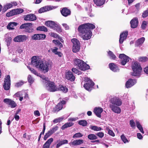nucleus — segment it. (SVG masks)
Returning <instances> with one entry per match:
<instances>
[{
  "label": "nucleus",
  "instance_id": "774afa93",
  "mask_svg": "<svg viewBox=\"0 0 148 148\" xmlns=\"http://www.w3.org/2000/svg\"><path fill=\"white\" fill-rule=\"evenodd\" d=\"M34 115L37 116H39L40 115V113L38 110L35 111L34 112Z\"/></svg>",
  "mask_w": 148,
  "mask_h": 148
},
{
  "label": "nucleus",
  "instance_id": "6e6552de",
  "mask_svg": "<svg viewBox=\"0 0 148 148\" xmlns=\"http://www.w3.org/2000/svg\"><path fill=\"white\" fill-rule=\"evenodd\" d=\"M73 43V51L76 53L79 51L80 48V44L79 42L76 38H73L71 40Z\"/></svg>",
  "mask_w": 148,
  "mask_h": 148
},
{
  "label": "nucleus",
  "instance_id": "20e7f679",
  "mask_svg": "<svg viewBox=\"0 0 148 148\" xmlns=\"http://www.w3.org/2000/svg\"><path fill=\"white\" fill-rule=\"evenodd\" d=\"M132 69L133 72L131 75L135 76H139L140 75V73L142 71V69L138 63L135 62L133 64Z\"/></svg>",
  "mask_w": 148,
  "mask_h": 148
},
{
  "label": "nucleus",
  "instance_id": "5701e85b",
  "mask_svg": "<svg viewBox=\"0 0 148 148\" xmlns=\"http://www.w3.org/2000/svg\"><path fill=\"white\" fill-rule=\"evenodd\" d=\"M103 111V109L99 107H96L94 110V112L95 114L99 118L101 117V113Z\"/></svg>",
  "mask_w": 148,
  "mask_h": 148
},
{
  "label": "nucleus",
  "instance_id": "412c9836",
  "mask_svg": "<svg viewBox=\"0 0 148 148\" xmlns=\"http://www.w3.org/2000/svg\"><path fill=\"white\" fill-rule=\"evenodd\" d=\"M110 107L112 110L114 112L117 114L121 113V109L117 106H116L113 104H110Z\"/></svg>",
  "mask_w": 148,
  "mask_h": 148
},
{
  "label": "nucleus",
  "instance_id": "72a5a7b5",
  "mask_svg": "<svg viewBox=\"0 0 148 148\" xmlns=\"http://www.w3.org/2000/svg\"><path fill=\"white\" fill-rule=\"evenodd\" d=\"M108 56L109 58L115 60L116 58V57L113 53L110 51H107Z\"/></svg>",
  "mask_w": 148,
  "mask_h": 148
},
{
  "label": "nucleus",
  "instance_id": "4c0bfd02",
  "mask_svg": "<svg viewBox=\"0 0 148 148\" xmlns=\"http://www.w3.org/2000/svg\"><path fill=\"white\" fill-rule=\"evenodd\" d=\"M73 124V123L71 122L67 123L65 124L62 127V129L64 130L65 128L70 127L72 126Z\"/></svg>",
  "mask_w": 148,
  "mask_h": 148
},
{
  "label": "nucleus",
  "instance_id": "393cba45",
  "mask_svg": "<svg viewBox=\"0 0 148 148\" xmlns=\"http://www.w3.org/2000/svg\"><path fill=\"white\" fill-rule=\"evenodd\" d=\"M83 142L84 141L82 140H76L71 142L69 144L70 145H72L73 146H77L82 144Z\"/></svg>",
  "mask_w": 148,
  "mask_h": 148
},
{
  "label": "nucleus",
  "instance_id": "4d7b16f0",
  "mask_svg": "<svg viewBox=\"0 0 148 148\" xmlns=\"http://www.w3.org/2000/svg\"><path fill=\"white\" fill-rule=\"evenodd\" d=\"M83 135L80 133H77L75 134L73 136V138H80L82 137Z\"/></svg>",
  "mask_w": 148,
  "mask_h": 148
},
{
  "label": "nucleus",
  "instance_id": "cd10ccee",
  "mask_svg": "<svg viewBox=\"0 0 148 148\" xmlns=\"http://www.w3.org/2000/svg\"><path fill=\"white\" fill-rule=\"evenodd\" d=\"M53 140V139L52 138L49 139L43 145V148H49L50 144Z\"/></svg>",
  "mask_w": 148,
  "mask_h": 148
},
{
  "label": "nucleus",
  "instance_id": "09e8293b",
  "mask_svg": "<svg viewBox=\"0 0 148 148\" xmlns=\"http://www.w3.org/2000/svg\"><path fill=\"white\" fill-rule=\"evenodd\" d=\"M139 60L140 61L145 62L148 60V58L145 56L140 57L139 58Z\"/></svg>",
  "mask_w": 148,
  "mask_h": 148
},
{
  "label": "nucleus",
  "instance_id": "f8f14e48",
  "mask_svg": "<svg viewBox=\"0 0 148 148\" xmlns=\"http://www.w3.org/2000/svg\"><path fill=\"white\" fill-rule=\"evenodd\" d=\"M25 95L24 98H26L28 97V95L24 91H19L16 93L14 95L15 97H17L19 98V100L20 101H22L23 99V96Z\"/></svg>",
  "mask_w": 148,
  "mask_h": 148
},
{
  "label": "nucleus",
  "instance_id": "6ab92c4d",
  "mask_svg": "<svg viewBox=\"0 0 148 148\" xmlns=\"http://www.w3.org/2000/svg\"><path fill=\"white\" fill-rule=\"evenodd\" d=\"M136 82V79H130L126 82L125 86L127 88H130L135 84Z\"/></svg>",
  "mask_w": 148,
  "mask_h": 148
},
{
  "label": "nucleus",
  "instance_id": "bb28decb",
  "mask_svg": "<svg viewBox=\"0 0 148 148\" xmlns=\"http://www.w3.org/2000/svg\"><path fill=\"white\" fill-rule=\"evenodd\" d=\"M57 144L56 145V148H58L63 145L67 144L68 141L66 140L59 139L57 141Z\"/></svg>",
  "mask_w": 148,
  "mask_h": 148
},
{
  "label": "nucleus",
  "instance_id": "1a4fd4ad",
  "mask_svg": "<svg viewBox=\"0 0 148 148\" xmlns=\"http://www.w3.org/2000/svg\"><path fill=\"white\" fill-rule=\"evenodd\" d=\"M10 86V77L9 75H7L5 78L4 80V83L3 87L4 89L6 90H8Z\"/></svg>",
  "mask_w": 148,
  "mask_h": 148
},
{
  "label": "nucleus",
  "instance_id": "c85d7f7f",
  "mask_svg": "<svg viewBox=\"0 0 148 148\" xmlns=\"http://www.w3.org/2000/svg\"><path fill=\"white\" fill-rule=\"evenodd\" d=\"M93 1L96 5L99 6L105 3L106 0H93Z\"/></svg>",
  "mask_w": 148,
  "mask_h": 148
},
{
  "label": "nucleus",
  "instance_id": "0eeeda50",
  "mask_svg": "<svg viewBox=\"0 0 148 148\" xmlns=\"http://www.w3.org/2000/svg\"><path fill=\"white\" fill-rule=\"evenodd\" d=\"M84 81L85 83L84 85V87L88 91H90L94 85V83L88 77L85 78Z\"/></svg>",
  "mask_w": 148,
  "mask_h": 148
},
{
  "label": "nucleus",
  "instance_id": "ea45409f",
  "mask_svg": "<svg viewBox=\"0 0 148 148\" xmlns=\"http://www.w3.org/2000/svg\"><path fill=\"white\" fill-rule=\"evenodd\" d=\"M32 24L31 23V25H29V26L27 27L25 31L26 32L30 33L32 32L33 31L34 29L32 27Z\"/></svg>",
  "mask_w": 148,
  "mask_h": 148
},
{
  "label": "nucleus",
  "instance_id": "f704fd0d",
  "mask_svg": "<svg viewBox=\"0 0 148 148\" xmlns=\"http://www.w3.org/2000/svg\"><path fill=\"white\" fill-rule=\"evenodd\" d=\"M58 49L57 47H55L53 49H51V51L55 54L58 55L59 57H61L62 54L60 52L57 51Z\"/></svg>",
  "mask_w": 148,
  "mask_h": 148
},
{
  "label": "nucleus",
  "instance_id": "338daca9",
  "mask_svg": "<svg viewBox=\"0 0 148 148\" xmlns=\"http://www.w3.org/2000/svg\"><path fill=\"white\" fill-rule=\"evenodd\" d=\"M24 83L22 81H20L16 83L15 84V86L16 87H19L23 85V84Z\"/></svg>",
  "mask_w": 148,
  "mask_h": 148
},
{
  "label": "nucleus",
  "instance_id": "79ce46f5",
  "mask_svg": "<svg viewBox=\"0 0 148 148\" xmlns=\"http://www.w3.org/2000/svg\"><path fill=\"white\" fill-rule=\"evenodd\" d=\"M37 30H38L44 31L46 32L47 31V28L43 26H40L37 27Z\"/></svg>",
  "mask_w": 148,
  "mask_h": 148
},
{
  "label": "nucleus",
  "instance_id": "7c9ffc66",
  "mask_svg": "<svg viewBox=\"0 0 148 148\" xmlns=\"http://www.w3.org/2000/svg\"><path fill=\"white\" fill-rule=\"evenodd\" d=\"M145 40L144 37H142L138 39L136 42L135 45L137 46H141L144 42Z\"/></svg>",
  "mask_w": 148,
  "mask_h": 148
},
{
  "label": "nucleus",
  "instance_id": "7ed1b4c3",
  "mask_svg": "<svg viewBox=\"0 0 148 148\" xmlns=\"http://www.w3.org/2000/svg\"><path fill=\"white\" fill-rule=\"evenodd\" d=\"M73 64L82 71H85L89 68V66L82 60L79 59H75L73 61Z\"/></svg>",
  "mask_w": 148,
  "mask_h": 148
},
{
  "label": "nucleus",
  "instance_id": "4be33fe9",
  "mask_svg": "<svg viewBox=\"0 0 148 148\" xmlns=\"http://www.w3.org/2000/svg\"><path fill=\"white\" fill-rule=\"evenodd\" d=\"M61 12L63 16L66 17L71 14V12L67 8H64L61 10Z\"/></svg>",
  "mask_w": 148,
  "mask_h": 148
},
{
  "label": "nucleus",
  "instance_id": "dca6fc26",
  "mask_svg": "<svg viewBox=\"0 0 148 148\" xmlns=\"http://www.w3.org/2000/svg\"><path fill=\"white\" fill-rule=\"evenodd\" d=\"M3 102L8 104L12 108H15L16 106V103L14 101L9 99H5L3 100Z\"/></svg>",
  "mask_w": 148,
  "mask_h": 148
},
{
  "label": "nucleus",
  "instance_id": "c756f323",
  "mask_svg": "<svg viewBox=\"0 0 148 148\" xmlns=\"http://www.w3.org/2000/svg\"><path fill=\"white\" fill-rule=\"evenodd\" d=\"M17 23L15 22H11L7 26V29H14V27L17 25Z\"/></svg>",
  "mask_w": 148,
  "mask_h": 148
},
{
  "label": "nucleus",
  "instance_id": "bf43d9fd",
  "mask_svg": "<svg viewBox=\"0 0 148 148\" xmlns=\"http://www.w3.org/2000/svg\"><path fill=\"white\" fill-rule=\"evenodd\" d=\"M40 77L44 80L43 82L45 83V84L47 83V81H49V79L46 78L44 75H41Z\"/></svg>",
  "mask_w": 148,
  "mask_h": 148
},
{
  "label": "nucleus",
  "instance_id": "603ef678",
  "mask_svg": "<svg viewBox=\"0 0 148 148\" xmlns=\"http://www.w3.org/2000/svg\"><path fill=\"white\" fill-rule=\"evenodd\" d=\"M27 79L29 83H32L34 81V79L30 75H29L28 76Z\"/></svg>",
  "mask_w": 148,
  "mask_h": 148
},
{
  "label": "nucleus",
  "instance_id": "f257e3e1",
  "mask_svg": "<svg viewBox=\"0 0 148 148\" xmlns=\"http://www.w3.org/2000/svg\"><path fill=\"white\" fill-rule=\"evenodd\" d=\"M95 28V26L92 23H88L81 25L78 28L79 35L84 40H89L92 35L91 30Z\"/></svg>",
  "mask_w": 148,
  "mask_h": 148
},
{
  "label": "nucleus",
  "instance_id": "49530a36",
  "mask_svg": "<svg viewBox=\"0 0 148 148\" xmlns=\"http://www.w3.org/2000/svg\"><path fill=\"white\" fill-rule=\"evenodd\" d=\"M12 7V5L11 3H8L6 4L4 7V10L6 11L8 9Z\"/></svg>",
  "mask_w": 148,
  "mask_h": 148
},
{
  "label": "nucleus",
  "instance_id": "680f3d73",
  "mask_svg": "<svg viewBox=\"0 0 148 148\" xmlns=\"http://www.w3.org/2000/svg\"><path fill=\"white\" fill-rule=\"evenodd\" d=\"M72 71L73 72L78 75H80L81 73L80 71H79L77 69L75 68H73L72 69Z\"/></svg>",
  "mask_w": 148,
  "mask_h": 148
},
{
  "label": "nucleus",
  "instance_id": "9d476101",
  "mask_svg": "<svg viewBox=\"0 0 148 148\" xmlns=\"http://www.w3.org/2000/svg\"><path fill=\"white\" fill-rule=\"evenodd\" d=\"M23 12V10L22 9H17L11 11L10 12L7 13L6 14V16L7 17H10L13 15L21 13Z\"/></svg>",
  "mask_w": 148,
  "mask_h": 148
},
{
  "label": "nucleus",
  "instance_id": "f03ea898",
  "mask_svg": "<svg viewBox=\"0 0 148 148\" xmlns=\"http://www.w3.org/2000/svg\"><path fill=\"white\" fill-rule=\"evenodd\" d=\"M31 63L32 65L39 69L44 73L47 72L49 68L51 66V64L48 62H44L38 57L35 56L32 57Z\"/></svg>",
  "mask_w": 148,
  "mask_h": 148
},
{
  "label": "nucleus",
  "instance_id": "39448f33",
  "mask_svg": "<svg viewBox=\"0 0 148 148\" xmlns=\"http://www.w3.org/2000/svg\"><path fill=\"white\" fill-rule=\"evenodd\" d=\"M45 25L47 27L56 30L57 32H60L61 30L59 24L52 21H48L45 22Z\"/></svg>",
  "mask_w": 148,
  "mask_h": 148
},
{
  "label": "nucleus",
  "instance_id": "e433bc0d",
  "mask_svg": "<svg viewBox=\"0 0 148 148\" xmlns=\"http://www.w3.org/2000/svg\"><path fill=\"white\" fill-rule=\"evenodd\" d=\"M90 128L91 130L95 131H100L102 130L101 127L91 125L90 126Z\"/></svg>",
  "mask_w": 148,
  "mask_h": 148
},
{
  "label": "nucleus",
  "instance_id": "c9c22d12",
  "mask_svg": "<svg viewBox=\"0 0 148 148\" xmlns=\"http://www.w3.org/2000/svg\"><path fill=\"white\" fill-rule=\"evenodd\" d=\"M45 10V11L47 12L49 10H51L53 9H55L57 8V7L53 6H47L43 7Z\"/></svg>",
  "mask_w": 148,
  "mask_h": 148
},
{
  "label": "nucleus",
  "instance_id": "a18cd8bd",
  "mask_svg": "<svg viewBox=\"0 0 148 148\" xmlns=\"http://www.w3.org/2000/svg\"><path fill=\"white\" fill-rule=\"evenodd\" d=\"M121 138L124 143H128L129 142V140L126 138L124 135L123 134L121 136Z\"/></svg>",
  "mask_w": 148,
  "mask_h": 148
},
{
  "label": "nucleus",
  "instance_id": "3c124183",
  "mask_svg": "<svg viewBox=\"0 0 148 148\" xmlns=\"http://www.w3.org/2000/svg\"><path fill=\"white\" fill-rule=\"evenodd\" d=\"M64 117L63 116L60 117L57 119H56L54 120L53 121V122L55 123H57L58 122H60L62 121Z\"/></svg>",
  "mask_w": 148,
  "mask_h": 148
},
{
  "label": "nucleus",
  "instance_id": "b1692460",
  "mask_svg": "<svg viewBox=\"0 0 148 148\" xmlns=\"http://www.w3.org/2000/svg\"><path fill=\"white\" fill-rule=\"evenodd\" d=\"M131 27L134 28L137 27L138 23V20L137 18H134L130 22Z\"/></svg>",
  "mask_w": 148,
  "mask_h": 148
},
{
  "label": "nucleus",
  "instance_id": "423d86ee",
  "mask_svg": "<svg viewBox=\"0 0 148 148\" xmlns=\"http://www.w3.org/2000/svg\"><path fill=\"white\" fill-rule=\"evenodd\" d=\"M47 90L50 92H55L58 90V88L55 84V83L50 81H47L45 84Z\"/></svg>",
  "mask_w": 148,
  "mask_h": 148
},
{
  "label": "nucleus",
  "instance_id": "8fccbe9b",
  "mask_svg": "<svg viewBox=\"0 0 148 148\" xmlns=\"http://www.w3.org/2000/svg\"><path fill=\"white\" fill-rule=\"evenodd\" d=\"M28 68L32 73L37 76H39L38 73L35 69L31 68L29 67H28Z\"/></svg>",
  "mask_w": 148,
  "mask_h": 148
},
{
  "label": "nucleus",
  "instance_id": "864d4df0",
  "mask_svg": "<svg viewBox=\"0 0 148 148\" xmlns=\"http://www.w3.org/2000/svg\"><path fill=\"white\" fill-rule=\"evenodd\" d=\"M52 134L51 133V132H50V131L49 130L45 135L44 137V139L45 140H46L47 138H48Z\"/></svg>",
  "mask_w": 148,
  "mask_h": 148
},
{
  "label": "nucleus",
  "instance_id": "2f4dec72",
  "mask_svg": "<svg viewBox=\"0 0 148 148\" xmlns=\"http://www.w3.org/2000/svg\"><path fill=\"white\" fill-rule=\"evenodd\" d=\"M58 88V90H60L64 93H66L68 91V88L65 86L62 85H59Z\"/></svg>",
  "mask_w": 148,
  "mask_h": 148
},
{
  "label": "nucleus",
  "instance_id": "e2e57ef3",
  "mask_svg": "<svg viewBox=\"0 0 148 148\" xmlns=\"http://www.w3.org/2000/svg\"><path fill=\"white\" fill-rule=\"evenodd\" d=\"M40 40H42L45 39L46 38V35L44 34H39Z\"/></svg>",
  "mask_w": 148,
  "mask_h": 148
},
{
  "label": "nucleus",
  "instance_id": "13d9d810",
  "mask_svg": "<svg viewBox=\"0 0 148 148\" xmlns=\"http://www.w3.org/2000/svg\"><path fill=\"white\" fill-rule=\"evenodd\" d=\"M58 126H55L54 127L52 128L51 129H50L49 131L51 132V133L52 134L56 131L58 129Z\"/></svg>",
  "mask_w": 148,
  "mask_h": 148
},
{
  "label": "nucleus",
  "instance_id": "69168bd1",
  "mask_svg": "<svg viewBox=\"0 0 148 148\" xmlns=\"http://www.w3.org/2000/svg\"><path fill=\"white\" fill-rule=\"evenodd\" d=\"M50 34L51 36L55 38H58L59 37L58 35L53 32L50 33Z\"/></svg>",
  "mask_w": 148,
  "mask_h": 148
},
{
  "label": "nucleus",
  "instance_id": "de8ad7c7",
  "mask_svg": "<svg viewBox=\"0 0 148 148\" xmlns=\"http://www.w3.org/2000/svg\"><path fill=\"white\" fill-rule=\"evenodd\" d=\"M32 39L33 40H40L39 34H35L33 35L31 37Z\"/></svg>",
  "mask_w": 148,
  "mask_h": 148
},
{
  "label": "nucleus",
  "instance_id": "4468645a",
  "mask_svg": "<svg viewBox=\"0 0 148 148\" xmlns=\"http://www.w3.org/2000/svg\"><path fill=\"white\" fill-rule=\"evenodd\" d=\"M112 104L117 106H121L122 103V102L121 100L119 97H114L111 101Z\"/></svg>",
  "mask_w": 148,
  "mask_h": 148
},
{
  "label": "nucleus",
  "instance_id": "052dcab7",
  "mask_svg": "<svg viewBox=\"0 0 148 148\" xmlns=\"http://www.w3.org/2000/svg\"><path fill=\"white\" fill-rule=\"evenodd\" d=\"M148 16V9L144 11L142 14V17L143 18H145Z\"/></svg>",
  "mask_w": 148,
  "mask_h": 148
},
{
  "label": "nucleus",
  "instance_id": "473e14b6",
  "mask_svg": "<svg viewBox=\"0 0 148 148\" xmlns=\"http://www.w3.org/2000/svg\"><path fill=\"white\" fill-rule=\"evenodd\" d=\"M136 126L139 129L140 131L143 134H144V131L143 128L142 126L140 124V123L138 121H136Z\"/></svg>",
  "mask_w": 148,
  "mask_h": 148
},
{
  "label": "nucleus",
  "instance_id": "37998d69",
  "mask_svg": "<svg viewBox=\"0 0 148 148\" xmlns=\"http://www.w3.org/2000/svg\"><path fill=\"white\" fill-rule=\"evenodd\" d=\"M78 124L82 126H86L87 123V122L85 120H81L78 121Z\"/></svg>",
  "mask_w": 148,
  "mask_h": 148
},
{
  "label": "nucleus",
  "instance_id": "2eb2a0df",
  "mask_svg": "<svg viewBox=\"0 0 148 148\" xmlns=\"http://www.w3.org/2000/svg\"><path fill=\"white\" fill-rule=\"evenodd\" d=\"M65 103V101H62L60 102L53 110L54 112H58L61 110L63 107V106Z\"/></svg>",
  "mask_w": 148,
  "mask_h": 148
},
{
  "label": "nucleus",
  "instance_id": "a878e982",
  "mask_svg": "<svg viewBox=\"0 0 148 148\" xmlns=\"http://www.w3.org/2000/svg\"><path fill=\"white\" fill-rule=\"evenodd\" d=\"M109 67L110 69L114 72H118L119 71L118 67L114 63L109 64Z\"/></svg>",
  "mask_w": 148,
  "mask_h": 148
},
{
  "label": "nucleus",
  "instance_id": "0e129e2a",
  "mask_svg": "<svg viewBox=\"0 0 148 148\" xmlns=\"http://www.w3.org/2000/svg\"><path fill=\"white\" fill-rule=\"evenodd\" d=\"M96 134L100 138H103L104 136V133L102 132H98Z\"/></svg>",
  "mask_w": 148,
  "mask_h": 148
},
{
  "label": "nucleus",
  "instance_id": "ddd939ff",
  "mask_svg": "<svg viewBox=\"0 0 148 148\" xmlns=\"http://www.w3.org/2000/svg\"><path fill=\"white\" fill-rule=\"evenodd\" d=\"M27 37L25 35H19L16 36L13 39L14 41L16 42H21L25 41Z\"/></svg>",
  "mask_w": 148,
  "mask_h": 148
},
{
  "label": "nucleus",
  "instance_id": "a211bd4d",
  "mask_svg": "<svg viewBox=\"0 0 148 148\" xmlns=\"http://www.w3.org/2000/svg\"><path fill=\"white\" fill-rule=\"evenodd\" d=\"M65 78L67 80L71 81H74L75 77L72 72L70 71H68L65 73Z\"/></svg>",
  "mask_w": 148,
  "mask_h": 148
},
{
  "label": "nucleus",
  "instance_id": "6e6d98bb",
  "mask_svg": "<svg viewBox=\"0 0 148 148\" xmlns=\"http://www.w3.org/2000/svg\"><path fill=\"white\" fill-rule=\"evenodd\" d=\"M147 24V22L145 21H143L141 25V27L142 29H145L146 27Z\"/></svg>",
  "mask_w": 148,
  "mask_h": 148
},
{
  "label": "nucleus",
  "instance_id": "c03bdc74",
  "mask_svg": "<svg viewBox=\"0 0 148 148\" xmlns=\"http://www.w3.org/2000/svg\"><path fill=\"white\" fill-rule=\"evenodd\" d=\"M31 25V23H24L20 27V28L21 29H25V30L27 27L29 26V25Z\"/></svg>",
  "mask_w": 148,
  "mask_h": 148
},
{
  "label": "nucleus",
  "instance_id": "a19ab883",
  "mask_svg": "<svg viewBox=\"0 0 148 148\" xmlns=\"http://www.w3.org/2000/svg\"><path fill=\"white\" fill-rule=\"evenodd\" d=\"M88 138L90 140H96L97 138V136L95 134H91L88 135Z\"/></svg>",
  "mask_w": 148,
  "mask_h": 148
},
{
  "label": "nucleus",
  "instance_id": "58836bf2",
  "mask_svg": "<svg viewBox=\"0 0 148 148\" xmlns=\"http://www.w3.org/2000/svg\"><path fill=\"white\" fill-rule=\"evenodd\" d=\"M73 124V123L71 122L67 123L65 124L62 127V129L64 130L65 128L70 127L72 126Z\"/></svg>",
  "mask_w": 148,
  "mask_h": 148
},
{
  "label": "nucleus",
  "instance_id": "f3484780",
  "mask_svg": "<svg viewBox=\"0 0 148 148\" xmlns=\"http://www.w3.org/2000/svg\"><path fill=\"white\" fill-rule=\"evenodd\" d=\"M36 19V17L34 14H28L25 15L24 16V20L25 21H34Z\"/></svg>",
  "mask_w": 148,
  "mask_h": 148
},
{
  "label": "nucleus",
  "instance_id": "5fc2aeb1",
  "mask_svg": "<svg viewBox=\"0 0 148 148\" xmlns=\"http://www.w3.org/2000/svg\"><path fill=\"white\" fill-rule=\"evenodd\" d=\"M130 124L131 127L135 129L136 127V125L135 122L133 120H132L130 121Z\"/></svg>",
  "mask_w": 148,
  "mask_h": 148
},
{
  "label": "nucleus",
  "instance_id": "9b49d317",
  "mask_svg": "<svg viewBox=\"0 0 148 148\" xmlns=\"http://www.w3.org/2000/svg\"><path fill=\"white\" fill-rule=\"evenodd\" d=\"M119 58L121 60V63L122 65H124L129 61L130 58L129 57L124 54H121L119 56Z\"/></svg>",
  "mask_w": 148,
  "mask_h": 148
},
{
  "label": "nucleus",
  "instance_id": "aec40b11",
  "mask_svg": "<svg viewBox=\"0 0 148 148\" xmlns=\"http://www.w3.org/2000/svg\"><path fill=\"white\" fill-rule=\"evenodd\" d=\"M128 32L125 31L121 34L119 40L120 43L122 44L124 41L126 39L128 35Z\"/></svg>",
  "mask_w": 148,
  "mask_h": 148
}]
</instances>
